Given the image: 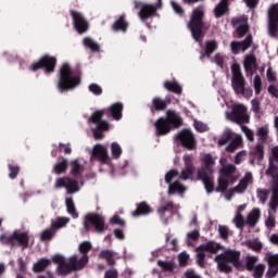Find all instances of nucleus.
I'll list each match as a JSON object with an SVG mask.
<instances>
[{
  "label": "nucleus",
  "instance_id": "1",
  "mask_svg": "<svg viewBox=\"0 0 278 278\" xmlns=\"http://www.w3.org/2000/svg\"><path fill=\"white\" fill-rule=\"evenodd\" d=\"M215 262L219 273H225L229 275L233 273V267L237 270L242 268V262L240 261V251L227 250L225 253L215 256Z\"/></svg>",
  "mask_w": 278,
  "mask_h": 278
},
{
  "label": "nucleus",
  "instance_id": "2",
  "mask_svg": "<svg viewBox=\"0 0 278 278\" xmlns=\"http://www.w3.org/2000/svg\"><path fill=\"white\" fill-rule=\"evenodd\" d=\"M181 125H184V119L172 110L166 112V117H159L154 123L156 136H167L173 129H179Z\"/></svg>",
  "mask_w": 278,
  "mask_h": 278
},
{
  "label": "nucleus",
  "instance_id": "3",
  "mask_svg": "<svg viewBox=\"0 0 278 278\" xmlns=\"http://www.w3.org/2000/svg\"><path fill=\"white\" fill-rule=\"evenodd\" d=\"M81 84V77L79 75H73V68L71 64L63 63L59 70V83L58 90L61 92H71V90H75L77 86Z\"/></svg>",
  "mask_w": 278,
  "mask_h": 278
},
{
  "label": "nucleus",
  "instance_id": "4",
  "mask_svg": "<svg viewBox=\"0 0 278 278\" xmlns=\"http://www.w3.org/2000/svg\"><path fill=\"white\" fill-rule=\"evenodd\" d=\"M204 16L205 12L201 8H197L192 11L191 18L188 23V29L191 31V36L195 42H203V38H205V31H203L205 29Z\"/></svg>",
  "mask_w": 278,
  "mask_h": 278
},
{
  "label": "nucleus",
  "instance_id": "5",
  "mask_svg": "<svg viewBox=\"0 0 278 278\" xmlns=\"http://www.w3.org/2000/svg\"><path fill=\"white\" fill-rule=\"evenodd\" d=\"M236 165L227 164L219 169V176L217 178V187L215 192H227L230 184H236L238 181V176H236Z\"/></svg>",
  "mask_w": 278,
  "mask_h": 278
},
{
  "label": "nucleus",
  "instance_id": "6",
  "mask_svg": "<svg viewBox=\"0 0 278 278\" xmlns=\"http://www.w3.org/2000/svg\"><path fill=\"white\" fill-rule=\"evenodd\" d=\"M52 263L58 264L56 275L59 277H68V275L73 273H77V254L72 255L68 261L64 258V256L60 254H55L52 256Z\"/></svg>",
  "mask_w": 278,
  "mask_h": 278
},
{
  "label": "nucleus",
  "instance_id": "7",
  "mask_svg": "<svg viewBox=\"0 0 278 278\" xmlns=\"http://www.w3.org/2000/svg\"><path fill=\"white\" fill-rule=\"evenodd\" d=\"M0 242L7 244L8 247H22V249H29V233L21 232L18 230L13 231L11 236L1 235Z\"/></svg>",
  "mask_w": 278,
  "mask_h": 278
},
{
  "label": "nucleus",
  "instance_id": "8",
  "mask_svg": "<svg viewBox=\"0 0 278 278\" xmlns=\"http://www.w3.org/2000/svg\"><path fill=\"white\" fill-rule=\"evenodd\" d=\"M55 66H58V58L45 54L37 62L29 65V71L36 73L42 70L46 75H51L55 73Z\"/></svg>",
  "mask_w": 278,
  "mask_h": 278
},
{
  "label": "nucleus",
  "instance_id": "9",
  "mask_svg": "<svg viewBox=\"0 0 278 278\" xmlns=\"http://www.w3.org/2000/svg\"><path fill=\"white\" fill-rule=\"evenodd\" d=\"M232 72V88L236 94H253V90L244 88L247 86V80H244V76L242 75V71L240 70V64L233 63L231 65Z\"/></svg>",
  "mask_w": 278,
  "mask_h": 278
},
{
  "label": "nucleus",
  "instance_id": "10",
  "mask_svg": "<svg viewBox=\"0 0 278 278\" xmlns=\"http://www.w3.org/2000/svg\"><path fill=\"white\" fill-rule=\"evenodd\" d=\"M176 140L187 151H197V138L190 129H182L176 135Z\"/></svg>",
  "mask_w": 278,
  "mask_h": 278
},
{
  "label": "nucleus",
  "instance_id": "11",
  "mask_svg": "<svg viewBox=\"0 0 278 278\" xmlns=\"http://www.w3.org/2000/svg\"><path fill=\"white\" fill-rule=\"evenodd\" d=\"M70 14L73 20L74 29L77 31V34L81 36L83 34H87V31L90 30V22L86 20L81 12L71 10Z\"/></svg>",
  "mask_w": 278,
  "mask_h": 278
},
{
  "label": "nucleus",
  "instance_id": "12",
  "mask_svg": "<svg viewBox=\"0 0 278 278\" xmlns=\"http://www.w3.org/2000/svg\"><path fill=\"white\" fill-rule=\"evenodd\" d=\"M79 253H81V257L79 258L78 255H76V268L77 270H84L85 266H88V262L90 257L88 256V253L92 251V243L90 241H84L79 244L78 248Z\"/></svg>",
  "mask_w": 278,
  "mask_h": 278
},
{
  "label": "nucleus",
  "instance_id": "13",
  "mask_svg": "<svg viewBox=\"0 0 278 278\" xmlns=\"http://www.w3.org/2000/svg\"><path fill=\"white\" fill-rule=\"evenodd\" d=\"M54 188H65L67 194H75L76 192H79V181L68 176H64L55 180Z\"/></svg>",
  "mask_w": 278,
  "mask_h": 278
},
{
  "label": "nucleus",
  "instance_id": "14",
  "mask_svg": "<svg viewBox=\"0 0 278 278\" xmlns=\"http://www.w3.org/2000/svg\"><path fill=\"white\" fill-rule=\"evenodd\" d=\"M175 177H179V172L177 169H170L165 174V182L169 184L168 194H175V192L184 194V192H186V187H184V185H180L179 181H175L173 184Z\"/></svg>",
  "mask_w": 278,
  "mask_h": 278
},
{
  "label": "nucleus",
  "instance_id": "15",
  "mask_svg": "<svg viewBox=\"0 0 278 278\" xmlns=\"http://www.w3.org/2000/svg\"><path fill=\"white\" fill-rule=\"evenodd\" d=\"M232 123L237 125H242V123H249V115H247V108L242 104L236 105L229 116Z\"/></svg>",
  "mask_w": 278,
  "mask_h": 278
},
{
  "label": "nucleus",
  "instance_id": "16",
  "mask_svg": "<svg viewBox=\"0 0 278 278\" xmlns=\"http://www.w3.org/2000/svg\"><path fill=\"white\" fill-rule=\"evenodd\" d=\"M87 223H90V225H93L94 230L98 233H103V231H106L108 226H105V217H103L100 214L93 213V214H87L86 215Z\"/></svg>",
  "mask_w": 278,
  "mask_h": 278
},
{
  "label": "nucleus",
  "instance_id": "17",
  "mask_svg": "<svg viewBox=\"0 0 278 278\" xmlns=\"http://www.w3.org/2000/svg\"><path fill=\"white\" fill-rule=\"evenodd\" d=\"M159 8H162V1L161 4L160 1H157L156 4L146 3V5L142 7V10H140L138 13L140 21L144 23V21H149V18L155 16V13L157 12Z\"/></svg>",
  "mask_w": 278,
  "mask_h": 278
},
{
  "label": "nucleus",
  "instance_id": "18",
  "mask_svg": "<svg viewBox=\"0 0 278 278\" xmlns=\"http://www.w3.org/2000/svg\"><path fill=\"white\" fill-rule=\"evenodd\" d=\"M212 175L213 174L205 173V169H198L197 172V177L203 182L207 194H212V192H214V176Z\"/></svg>",
  "mask_w": 278,
  "mask_h": 278
},
{
  "label": "nucleus",
  "instance_id": "19",
  "mask_svg": "<svg viewBox=\"0 0 278 278\" xmlns=\"http://www.w3.org/2000/svg\"><path fill=\"white\" fill-rule=\"evenodd\" d=\"M232 27H237V34L239 38H244L249 31V25H247V17L240 16V17H232L230 21Z\"/></svg>",
  "mask_w": 278,
  "mask_h": 278
},
{
  "label": "nucleus",
  "instance_id": "20",
  "mask_svg": "<svg viewBox=\"0 0 278 278\" xmlns=\"http://www.w3.org/2000/svg\"><path fill=\"white\" fill-rule=\"evenodd\" d=\"M91 157L98 160L102 164H108L110 162V156L108 155V149L101 144L94 146Z\"/></svg>",
  "mask_w": 278,
  "mask_h": 278
},
{
  "label": "nucleus",
  "instance_id": "21",
  "mask_svg": "<svg viewBox=\"0 0 278 278\" xmlns=\"http://www.w3.org/2000/svg\"><path fill=\"white\" fill-rule=\"evenodd\" d=\"M152 213H153V207H151L149 203L140 202V203H137V208L132 211L131 216H134V218H138L140 216H149V214H152Z\"/></svg>",
  "mask_w": 278,
  "mask_h": 278
},
{
  "label": "nucleus",
  "instance_id": "22",
  "mask_svg": "<svg viewBox=\"0 0 278 278\" xmlns=\"http://www.w3.org/2000/svg\"><path fill=\"white\" fill-rule=\"evenodd\" d=\"M197 251H200L202 253H212L215 255V253H218L220 251V243H217L216 241H208L206 243H202L197 248Z\"/></svg>",
  "mask_w": 278,
  "mask_h": 278
},
{
  "label": "nucleus",
  "instance_id": "23",
  "mask_svg": "<svg viewBox=\"0 0 278 278\" xmlns=\"http://www.w3.org/2000/svg\"><path fill=\"white\" fill-rule=\"evenodd\" d=\"M123 103L116 102L105 110L108 116H112L114 121H121L123 118Z\"/></svg>",
  "mask_w": 278,
  "mask_h": 278
},
{
  "label": "nucleus",
  "instance_id": "24",
  "mask_svg": "<svg viewBox=\"0 0 278 278\" xmlns=\"http://www.w3.org/2000/svg\"><path fill=\"white\" fill-rule=\"evenodd\" d=\"M243 68L245 73H250L251 75H253V73L257 71V58H255V55L253 54L245 55Z\"/></svg>",
  "mask_w": 278,
  "mask_h": 278
},
{
  "label": "nucleus",
  "instance_id": "25",
  "mask_svg": "<svg viewBox=\"0 0 278 278\" xmlns=\"http://www.w3.org/2000/svg\"><path fill=\"white\" fill-rule=\"evenodd\" d=\"M203 164L204 166L200 167L198 170H204V173L206 174L214 175V166H216V161L214 160V156H212V154H204Z\"/></svg>",
  "mask_w": 278,
  "mask_h": 278
},
{
  "label": "nucleus",
  "instance_id": "26",
  "mask_svg": "<svg viewBox=\"0 0 278 278\" xmlns=\"http://www.w3.org/2000/svg\"><path fill=\"white\" fill-rule=\"evenodd\" d=\"M113 31H127L129 29V22H127V15L122 14L112 25Z\"/></svg>",
  "mask_w": 278,
  "mask_h": 278
},
{
  "label": "nucleus",
  "instance_id": "27",
  "mask_svg": "<svg viewBox=\"0 0 278 278\" xmlns=\"http://www.w3.org/2000/svg\"><path fill=\"white\" fill-rule=\"evenodd\" d=\"M229 13V0H220L219 3L214 8L215 18H222L225 14Z\"/></svg>",
  "mask_w": 278,
  "mask_h": 278
},
{
  "label": "nucleus",
  "instance_id": "28",
  "mask_svg": "<svg viewBox=\"0 0 278 278\" xmlns=\"http://www.w3.org/2000/svg\"><path fill=\"white\" fill-rule=\"evenodd\" d=\"M260 218H262V211L260 208H253L247 216L245 224L249 227H255L257 223H260Z\"/></svg>",
  "mask_w": 278,
  "mask_h": 278
},
{
  "label": "nucleus",
  "instance_id": "29",
  "mask_svg": "<svg viewBox=\"0 0 278 278\" xmlns=\"http://www.w3.org/2000/svg\"><path fill=\"white\" fill-rule=\"evenodd\" d=\"M99 257L100 260H105L109 266H116V252L112 250H102Z\"/></svg>",
  "mask_w": 278,
  "mask_h": 278
},
{
  "label": "nucleus",
  "instance_id": "30",
  "mask_svg": "<svg viewBox=\"0 0 278 278\" xmlns=\"http://www.w3.org/2000/svg\"><path fill=\"white\" fill-rule=\"evenodd\" d=\"M52 261L51 258L42 257L39 258L34 265H33V270L35 273H45L49 266H51Z\"/></svg>",
  "mask_w": 278,
  "mask_h": 278
},
{
  "label": "nucleus",
  "instance_id": "31",
  "mask_svg": "<svg viewBox=\"0 0 278 278\" xmlns=\"http://www.w3.org/2000/svg\"><path fill=\"white\" fill-rule=\"evenodd\" d=\"M168 103H170V99L162 100V98H153L151 112L155 110V112H164L166 108H168Z\"/></svg>",
  "mask_w": 278,
  "mask_h": 278
},
{
  "label": "nucleus",
  "instance_id": "32",
  "mask_svg": "<svg viewBox=\"0 0 278 278\" xmlns=\"http://www.w3.org/2000/svg\"><path fill=\"white\" fill-rule=\"evenodd\" d=\"M252 176L251 174H247L239 184L232 188V192H237L238 194H242L249 188V182L251 181Z\"/></svg>",
  "mask_w": 278,
  "mask_h": 278
},
{
  "label": "nucleus",
  "instance_id": "33",
  "mask_svg": "<svg viewBox=\"0 0 278 278\" xmlns=\"http://www.w3.org/2000/svg\"><path fill=\"white\" fill-rule=\"evenodd\" d=\"M68 170V160L61 157V161L53 165L52 173L54 175H64Z\"/></svg>",
  "mask_w": 278,
  "mask_h": 278
},
{
  "label": "nucleus",
  "instance_id": "34",
  "mask_svg": "<svg viewBox=\"0 0 278 278\" xmlns=\"http://www.w3.org/2000/svg\"><path fill=\"white\" fill-rule=\"evenodd\" d=\"M164 88L165 90H168V92H174V94H181V92H184L181 85H179L177 80H166L164 83Z\"/></svg>",
  "mask_w": 278,
  "mask_h": 278
},
{
  "label": "nucleus",
  "instance_id": "35",
  "mask_svg": "<svg viewBox=\"0 0 278 278\" xmlns=\"http://www.w3.org/2000/svg\"><path fill=\"white\" fill-rule=\"evenodd\" d=\"M103 131H110V123H102L98 127L92 128L94 139L103 140Z\"/></svg>",
  "mask_w": 278,
  "mask_h": 278
},
{
  "label": "nucleus",
  "instance_id": "36",
  "mask_svg": "<svg viewBox=\"0 0 278 278\" xmlns=\"http://www.w3.org/2000/svg\"><path fill=\"white\" fill-rule=\"evenodd\" d=\"M106 114L105 110H98L91 114L89 117L90 123H93V125H102V123H109L108 121L103 119V115Z\"/></svg>",
  "mask_w": 278,
  "mask_h": 278
},
{
  "label": "nucleus",
  "instance_id": "37",
  "mask_svg": "<svg viewBox=\"0 0 278 278\" xmlns=\"http://www.w3.org/2000/svg\"><path fill=\"white\" fill-rule=\"evenodd\" d=\"M83 45L87 49H90V51H92V53H99L101 51V46H99V43H97V41H94L90 37H85L83 40Z\"/></svg>",
  "mask_w": 278,
  "mask_h": 278
},
{
  "label": "nucleus",
  "instance_id": "38",
  "mask_svg": "<svg viewBox=\"0 0 278 278\" xmlns=\"http://www.w3.org/2000/svg\"><path fill=\"white\" fill-rule=\"evenodd\" d=\"M206 58H211L212 53L218 51V41L216 39L207 40L204 48Z\"/></svg>",
  "mask_w": 278,
  "mask_h": 278
},
{
  "label": "nucleus",
  "instance_id": "39",
  "mask_svg": "<svg viewBox=\"0 0 278 278\" xmlns=\"http://www.w3.org/2000/svg\"><path fill=\"white\" fill-rule=\"evenodd\" d=\"M67 213L72 216V218H79V213H77V208L75 207V201L73 198H66L65 200Z\"/></svg>",
  "mask_w": 278,
  "mask_h": 278
},
{
  "label": "nucleus",
  "instance_id": "40",
  "mask_svg": "<svg viewBox=\"0 0 278 278\" xmlns=\"http://www.w3.org/2000/svg\"><path fill=\"white\" fill-rule=\"evenodd\" d=\"M258 262H260V257L248 256L245 262V269L249 270V273H253V270L257 267Z\"/></svg>",
  "mask_w": 278,
  "mask_h": 278
},
{
  "label": "nucleus",
  "instance_id": "41",
  "mask_svg": "<svg viewBox=\"0 0 278 278\" xmlns=\"http://www.w3.org/2000/svg\"><path fill=\"white\" fill-rule=\"evenodd\" d=\"M71 175L73 177H79V175H81V170H84V167L81 166V164H79L78 160H74L71 162Z\"/></svg>",
  "mask_w": 278,
  "mask_h": 278
},
{
  "label": "nucleus",
  "instance_id": "42",
  "mask_svg": "<svg viewBox=\"0 0 278 278\" xmlns=\"http://www.w3.org/2000/svg\"><path fill=\"white\" fill-rule=\"evenodd\" d=\"M157 266H160L164 273H173L175 270V263L170 261H157Z\"/></svg>",
  "mask_w": 278,
  "mask_h": 278
},
{
  "label": "nucleus",
  "instance_id": "43",
  "mask_svg": "<svg viewBox=\"0 0 278 278\" xmlns=\"http://www.w3.org/2000/svg\"><path fill=\"white\" fill-rule=\"evenodd\" d=\"M71 219L68 217H58L54 222H52V229H62L66 227Z\"/></svg>",
  "mask_w": 278,
  "mask_h": 278
},
{
  "label": "nucleus",
  "instance_id": "44",
  "mask_svg": "<svg viewBox=\"0 0 278 278\" xmlns=\"http://www.w3.org/2000/svg\"><path fill=\"white\" fill-rule=\"evenodd\" d=\"M233 138V132H231V129H226L220 139L218 140V144L219 147H225V144H227V142H229V140H231Z\"/></svg>",
  "mask_w": 278,
  "mask_h": 278
},
{
  "label": "nucleus",
  "instance_id": "45",
  "mask_svg": "<svg viewBox=\"0 0 278 278\" xmlns=\"http://www.w3.org/2000/svg\"><path fill=\"white\" fill-rule=\"evenodd\" d=\"M242 144V138L237 137L230 141V143L226 147V151L228 153H233L238 147Z\"/></svg>",
  "mask_w": 278,
  "mask_h": 278
},
{
  "label": "nucleus",
  "instance_id": "46",
  "mask_svg": "<svg viewBox=\"0 0 278 278\" xmlns=\"http://www.w3.org/2000/svg\"><path fill=\"white\" fill-rule=\"evenodd\" d=\"M269 194H270V191L268 189H256L257 199H260L263 205L268 201Z\"/></svg>",
  "mask_w": 278,
  "mask_h": 278
},
{
  "label": "nucleus",
  "instance_id": "47",
  "mask_svg": "<svg viewBox=\"0 0 278 278\" xmlns=\"http://www.w3.org/2000/svg\"><path fill=\"white\" fill-rule=\"evenodd\" d=\"M8 168L10 179H16V177H18V173H21V167L18 165L10 163L8 165Z\"/></svg>",
  "mask_w": 278,
  "mask_h": 278
},
{
  "label": "nucleus",
  "instance_id": "48",
  "mask_svg": "<svg viewBox=\"0 0 278 278\" xmlns=\"http://www.w3.org/2000/svg\"><path fill=\"white\" fill-rule=\"evenodd\" d=\"M191 175H194V165L185 166V169L180 174V179H190Z\"/></svg>",
  "mask_w": 278,
  "mask_h": 278
},
{
  "label": "nucleus",
  "instance_id": "49",
  "mask_svg": "<svg viewBox=\"0 0 278 278\" xmlns=\"http://www.w3.org/2000/svg\"><path fill=\"white\" fill-rule=\"evenodd\" d=\"M265 270H266V265L257 264L256 267H254V269L252 270V273H253L252 277L262 278V277H264Z\"/></svg>",
  "mask_w": 278,
  "mask_h": 278
},
{
  "label": "nucleus",
  "instance_id": "50",
  "mask_svg": "<svg viewBox=\"0 0 278 278\" xmlns=\"http://www.w3.org/2000/svg\"><path fill=\"white\" fill-rule=\"evenodd\" d=\"M111 153H112L114 160H118V157H121V155H123V149H121V146L118 143L113 142L111 144Z\"/></svg>",
  "mask_w": 278,
  "mask_h": 278
},
{
  "label": "nucleus",
  "instance_id": "51",
  "mask_svg": "<svg viewBox=\"0 0 278 278\" xmlns=\"http://www.w3.org/2000/svg\"><path fill=\"white\" fill-rule=\"evenodd\" d=\"M241 51L244 53L253 45V36L248 35L243 41H239Z\"/></svg>",
  "mask_w": 278,
  "mask_h": 278
},
{
  "label": "nucleus",
  "instance_id": "52",
  "mask_svg": "<svg viewBox=\"0 0 278 278\" xmlns=\"http://www.w3.org/2000/svg\"><path fill=\"white\" fill-rule=\"evenodd\" d=\"M233 223L237 229H244V223L247 222L244 220V216L242 215V213H237L233 218Z\"/></svg>",
  "mask_w": 278,
  "mask_h": 278
},
{
  "label": "nucleus",
  "instance_id": "53",
  "mask_svg": "<svg viewBox=\"0 0 278 278\" xmlns=\"http://www.w3.org/2000/svg\"><path fill=\"white\" fill-rule=\"evenodd\" d=\"M53 236H55V231L52 229H46L41 233V241L42 242H49L50 240H53Z\"/></svg>",
  "mask_w": 278,
  "mask_h": 278
},
{
  "label": "nucleus",
  "instance_id": "54",
  "mask_svg": "<svg viewBox=\"0 0 278 278\" xmlns=\"http://www.w3.org/2000/svg\"><path fill=\"white\" fill-rule=\"evenodd\" d=\"M89 92H92L96 97H101L103 94V88L99 86L98 84H90L88 87Z\"/></svg>",
  "mask_w": 278,
  "mask_h": 278
},
{
  "label": "nucleus",
  "instance_id": "55",
  "mask_svg": "<svg viewBox=\"0 0 278 278\" xmlns=\"http://www.w3.org/2000/svg\"><path fill=\"white\" fill-rule=\"evenodd\" d=\"M254 155L260 162L264 160V144L257 143L254 148Z\"/></svg>",
  "mask_w": 278,
  "mask_h": 278
},
{
  "label": "nucleus",
  "instance_id": "56",
  "mask_svg": "<svg viewBox=\"0 0 278 278\" xmlns=\"http://www.w3.org/2000/svg\"><path fill=\"white\" fill-rule=\"evenodd\" d=\"M256 136H258L261 142H266V140H268V128L260 127L256 131Z\"/></svg>",
  "mask_w": 278,
  "mask_h": 278
},
{
  "label": "nucleus",
  "instance_id": "57",
  "mask_svg": "<svg viewBox=\"0 0 278 278\" xmlns=\"http://www.w3.org/2000/svg\"><path fill=\"white\" fill-rule=\"evenodd\" d=\"M174 207L175 205L173 204V202H167L165 205H162L157 208V214H160V216H163L165 212H170V210H173Z\"/></svg>",
  "mask_w": 278,
  "mask_h": 278
},
{
  "label": "nucleus",
  "instance_id": "58",
  "mask_svg": "<svg viewBox=\"0 0 278 278\" xmlns=\"http://www.w3.org/2000/svg\"><path fill=\"white\" fill-rule=\"evenodd\" d=\"M241 129H242L243 134H245V137L248 138V140L250 142L255 141V135L253 134V130H251L248 126H241Z\"/></svg>",
  "mask_w": 278,
  "mask_h": 278
},
{
  "label": "nucleus",
  "instance_id": "59",
  "mask_svg": "<svg viewBox=\"0 0 278 278\" xmlns=\"http://www.w3.org/2000/svg\"><path fill=\"white\" fill-rule=\"evenodd\" d=\"M278 275V267H274L273 265H268V269L265 274V278H275Z\"/></svg>",
  "mask_w": 278,
  "mask_h": 278
},
{
  "label": "nucleus",
  "instance_id": "60",
  "mask_svg": "<svg viewBox=\"0 0 278 278\" xmlns=\"http://www.w3.org/2000/svg\"><path fill=\"white\" fill-rule=\"evenodd\" d=\"M254 90L255 94H260L262 92V77H260V75L254 77Z\"/></svg>",
  "mask_w": 278,
  "mask_h": 278
},
{
  "label": "nucleus",
  "instance_id": "61",
  "mask_svg": "<svg viewBox=\"0 0 278 278\" xmlns=\"http://www.w3.org/2000/svg\"><path fill=\"white\" fill-rule=\"evenodd\" d=\"M265 225L266 227H268L269 229H273V227H275V225H277V220L275 218V215H273V213H268V217L265 220Z\"/></svg>",
  "mask_w": 278,
  "mask_h": 278
},
{
  "label": "nucleus",
  "instance_id": "62",
  "mask_svg": "<svg viewBox=\"0 0 278 278\" xmlns=\"http://www.w3.org/2000/svg\"><path fill=\"white\" fill-rule=\"evenodd\" d=\"M188 260H190V255H188V253H186V252H181L178 255V262H179L180 266H188Z\"/></svg>",
  "mask_w": 278,
  "mask_h": 278
},
{
  "label": "nucleus",
  "instance_id": "63",
  "mask_svg": "<svg viewBox=\"0 0 278 278\" xmlns=\"http://www.w3.org/2000/svg\"><path fill=\"white\" fill-rule=\"evenodd\" d=\"M267 264L268 266H274L275 268H278V254L268 256Z\"/></svg>",
  "mask_w": 278,
  "mask_h": 278
},
{
  "label": "nucleus",
  "instance_id": "64",
  "mask_svg": "<svg viewBox=\"0 0 278 278\" xmlns=\"http://www.w3.org/2000/svg\"><path fill=\"white\" fill-rule=\"evenodd\" d=\"M104 278H118V270L116 268H112L105 271Z\"/></svg>",
  "mask_w": 278,
  "mask_h": 278
}]
</instances>
